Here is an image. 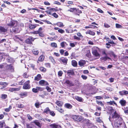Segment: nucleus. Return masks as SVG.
<instances>
[{
    "mask_svg": "<svg viewBox=\"0 0 128 128\" xmlns=\"http://www.w3.org/2000/svg\"><path fill=\"white\" fill-rule=\"evenodd\" d=\"M116 28H122V26H121L120 25L118 24H116Z\"/></svg>",
    "mask_w": 128,
    "mask_h": 128,
    "instance_id": "39",
    "label": "nucleus"
},
{
    "mask_svg": "<svg viewBox=\"0 0 128 128\" xmlns=\"http://www.w3.org/2000/svg\"><path fill=\"white\" fill-rule=\"evenodd\" d=\"M6 39H3L0 40V44L3 43V42H5L6 41Z\"/></svg>",
    "mask_w": 128,
    "mask_h": 128,
    "instance_id": "53",
    "label": "nucleus"
},
{
    "mask_svg": "<svg viewBox=\"0 0 128 128\" xmlns=\"http://www.w3.org/2000/svg\"><path fill=\"white\" fill-rule=\"evenodd\" d=\"M11 108L12 106H10L9 108L5 109L4 110L5 111L8 112L10 111V110L11 109Z\"/></svg>",
    "mask_w": 128,
    "mask_h": 128,
    "instance_id": "43",
    "label": "nucleus"
},
{
    "mask_svg": "<svg viewBox=\"0 0 128 128\" xmlns=\"http://www.w3.org/2000/svg\"><path fill=\"white\" fill-rule=\"evenodd\" d=\"M109 80L110 82H114V78H109Z\"/></svg>",
    "mask_w": 128,
    "mask_h": 128,
    "instance_id": "63",
    "label": "nucleus"
},
{
    "mask_svg": "<svg viewBox=\"0 0 128 128\" xmlns=\"http://www.w3.org/2000/svg\"><path fill=\"white\" fill-rule=\"evenodd\" d=\"M56 108L57 110L61 113H63L64 112V110L61 108H59L56 106Z\"/></svg>",
    "mask_w": 128,
    "mask_h": 128,
    "instance_id": "27",
    "label": "nucleus"
},
{
    "mask_svg": "<svg viewBox=\"0 0 128 128\" xmlns=\"http://www.w3.org/2000/svg\"><path fill=\"white\" fill-rule=\"evenodd\" d=\"M62 74L63 72L62 71L60 70L58 72V74L59 76H62Z\"/></svg>",
    "mask_w": 128,
    "mask_h": 128,
    "instance_id": "46",
    "label": "nucleus"
},
{
    "mask_svg": "<svg viewBox=\"0 0 128 128\" xmlns=\"http://www.w3.org/2000/svg\"><path fill=\"white\" fill-rule=\"evenodd\" d=\"M60 60L62 61L64 64H66L68 59L66 58H62L60 59Z\"/></svg>",
    "mask_w": 128,
    "mask_h": 128,
    "instance_id": "18",
    "label": "nucleus"
},
{
    "mask_svg": "<svg viewBox=\"0 0 128 128\" xmlns=\"http://www.w3.org/2000/svg\"><path fill=\"white\" fill-rule=\"evenodd\" d=\"M47 8L50 10H52L53 11H55V9L54 8H52L50 7H48Z\"/></svg>",
    "mask_w": 128,
    "mask_h": 128,
    "instance_id": "56",
    "label": "nucleus"
},
{
    "mask_svg": "<svg viewBox=\"0 0 128 128\" xmlns=\"http://www.w3.org/2000/svg\"><path fill=\"white\" fill-rule=\"evenodd\" d=\"M81 77L83 79L86 80L87 78V77L86 76L84 75H82Z\"/></svg>",
    "mask_w": 128,
    "mask_h": 128,
    "instance_id": "60",
    "label": "nucleus"
},
{
    "mask_svg": "<svg viewBox=\"0 0 128 128\" xmlns=\"http://www.w3.org/2000/svg\"><path fill=\"white\" fill-rule=\"evenodd\" d=\"M119 103L122 106H124L126 104V100L123 99L120 100L119 102Z\"/></svg>",
    "mask_w": 128,
    "mask_h": 128,
    "instance_id": "12",
    "label": "nucleus"
},
{
    "mask_svg": "<svg viewBox=\"0 0 128 128\" xmlns=\"http://www.w3.org/2000/svg\"><path fill=\"white\" fill-rule=\"evenodd\" d=\"M39 84L41 86H43L49 85L48 83L47 82L43 80L40 81L39 82Z\"/></svg>",
    "mask_w": 128,
    "mask_h": 128,
    "instance_id": "6",
    "label": "nucleus"
},
{
    "mask_svg": "<svg viewBox=\"0 0 128 128\" xmlns=\"http://www.w3.org/2000/svg\"><path fill=\"white\" fill-rule=\"evenodd\" d=\"M7 97V96L6 94H2L1 95L0 98L2 99H6Z\"/></svg>",
    "mask_w": 128,
    "mask_h": 128,
    "instance_id": "33",
    "label": "nucleus"
},
{
    "mask_svg": "<svg viewBox=\"0 0 128 128\" xmlns=\"http://www.w3.org/2000/svg\"><path fill=\"white\" fill-rule=\"evenodd\" d=\"M43 88L39 86H37L36 88H33L32 89V92L34 93H37L39 91H41L43 90Z\"/></svg>",
    "mask_w": 128,
    "mask_h": 128,
    "instance_id": "5",
    "label": "nucleus"
},
{
    "mask_svg": "<svg viewBox=\"0 0 128 128\" xmlns=\"http://www.w3.org/2000/svg\"><path fill=\"white\" fill-rule=\"evenodd\" d=\"M37 26L36 24H30L29 25V28L31 30L35 28Z\"/></svg>",
    "mask_w": 128,
    "mask_h": 128,
    "instance_id": "14",
    "label": "nucleus"
},
{
    "mask_svg": "<svg viewBox=\"0 0 128 128\" xmlns=\"http://www.w3.org/2000/svg\"><path fill=\"white\" fill-rule=\"evenodd\" d=\"M122 109L124 110V112L126 114H128V106L124 107V108H122Z\"/></svg>",
    "mask_w": 128,
    "mask_h": 128,
    "instance_id": "22",
    "label": "nucleus"
},
{
    "mask_svg": "<svg viewBox=\"0 0 128 128\" xmlns=\"http://www.w3.org/2000/svg\"><path fill=\"white\" fill-rule=\"evenodd\" d=\"M42 78L40 74H39L37 75V76L35 77L34 80L37 81L41 80Z\"/></svg>",
    "mask_w": 128,
    "mask_h": 128,
    "instance_id": "17",
    "label": "nucleus"
},
{
    "mask_svg": "<svg viewBox=\"0 0 128 128\" xmlns=\"http://www.w3.org/2000/svg\"><path fill=\"white\" fill-rule=\"evenodd\" d=\"M112 118L113 119L116 118L117 119H118L120 120H122L120 116L116 113V111L114 113V114H112Z\"/></svg>",
    "mask_w": 128,
    "mask_h": 128,
    "instance_id": "4",
    "label": "nucleus"
},
{
    "mask_svg": "<svg viewBox=\"0 0 128 128\" xmlns=\"http://www.w3.org/2000/svg\"><path fill=\"white\" fill-rule=\"evenodd\" d=\"M76 10V8H70L67 11L72 12H75Z\"/></svg>",
    "mask_w": 128,
    "mask_h": 128,
    "instance_id": "28",
    "label": "nucleus"
},
{
    "mask_svg": "<svg viewBox=\"0 0 128 128\" xmlns=\"http://www.w3.org/2000/svg\"><path fill=\"white\" fill-rule=\"evenodd\" d=\"M52 15L55 18H57L58 17V15L55 13H54L52 14Z\"/></svg>",
    "mask_w": 128,
    "mask_h": 128,
    "instance_id": "59",
    "label": "nucleus"
},
{
    "mask_svg": "<svg viewBox=\"0 0 128 128\" xmlns=\"http://www.w3.org/2000/svg\"><path fill=\"white\" fill-rule=\"evenodd\" d=\"M15 24V22L14 21H11L8 24V26H14Z\"/></svg>",
    "mask_w": 128,
    "mask_h": 128,
    "instance_id": "32",
    "label": "nucleus"
},
{
    "mask_svg": "<svg viewBox=\"0 0 128 128\" xmlns=\"http://www.w3.org/2000/svg\"><path fill=\"white\" fill-rule=\"evenodd\" d=\"M101 59L104 61H106L108 59H110V58L106 56H105L101 58Z\"/></svg>",
    "mask_w": 128,
    "mask_h": 128,
    "instance_id": "36",
    "label": "nucleus"
},
{
    "mask_svg": "<svg viewBox=\"0 0 128 128\" xmlns=\"http://www.w3.org/2000/svg\"><path fill=\"white\" fill-rule=\"evenodd\" d=\"M104 26L106 28H108L110 27V26L107 23H104Z\"/></svg>",
    "mask_w": 128,
    "mask_h": 128,
    "instance_id": "55",
    "label": "nucleus"
},
{
    "mask_svg": "<svg viewBox=\"0 0 128 128\" xmlns=\"http://www.w3.org/2000/svg\"><path fill=\"white\" fill-rule=\"evenodd\" d=\"M50 110L49 108H47L44 109V112L46 114H48L50 113Z\"/></svg>",
    "mask_w": 128,
    "mask_h": 128,
    "instance_id": "34",
    "label": "nucleus"
},
{
    "mask_svg": "<svg viewBox=\"0 0 128 128\" xmlns=\"http://www.w3.org/2000/svg\"><path fill=\"white\" fill-rule=\"evenodd\" d=\"M107 103L108 104H109L110 105H112L113 104H114L116 105V106H117L115 102L114 101H110V102H107Z\"/></svg>",
    "mask_w": 128,
    "mask_h": 128,
    "instance_id": "29",
    "label": "nucleus"
},
{
    "mask_svg": "<svg viewBox=\"0 0 128 128\" xmlns=\"http://www.w3.org/2000/svg\"><path fill=\"white\" fill-rule=\"evenodd\" d=\"M32 52L35 55H37L38 54V50H32Z\"/></svg>",
    "mask_w": 128,
    "mask_h": 128,
    "instance_id": "35",
    "label": "nucleus"
},
{
    "mask_svg": "<svg viewBox=\"0 0 128 128\" xmlns=\"http://www.w3.org/2000/svg\"><path fill=\"white\" fill-rule=\"evenodd\" d=\"M30 81L28 80L25 82L24 86H23L22 88L23 89L27 90L29 89L30 88Z\"/></svg>",
    "mask_w": 128,
    "mask_h": 128,
    "instance_id": "3",
    "label": "nucleus"
},
{
    "mask_svg": "<svg viewBox=\"0 0 128 128\" xmlns=\"http://www.w3.org/2000/svg\"><path fill=\"white\" fill-rule=\"evenodd\" d=\"M5 124V122H0V128H2L4 124Z\"/></svg>",
    "mask_w": 128,
    "mask_h": 128,
    "instance_id": "47",
    "label": "nucleus"
},
{
    "mask_svg": "<svg viewBox=\"0 0 128 128\" xmlns=\"http://www.w3.org/2000/svg\"><path fill=\"white\" fill-rule=\"evenodd\" d=\"M28 128H36L35 126L33 125H27Z\"/></svg>",
    "mask_w": 128,
    "mask_h": 128,
    "instance_id": "48",
    "label": "nucleus"
},
{
    "mask_svg": "<svg viewBox=\"0 0 128 128\" xmlns=\"http://www.w3.org/2000/svg\"><path fill=\"white\" fill-rule=\"evenodd\" d=\"M34 122L36 124V125L39 127H41V125L40 123L37 121H35Z\"/></svg>",
    "mask_w": 128,
    "mask_h": 128,
    "instance_id": "45",
    "label": "nucleus"
},
{
    "mask_svg": "<svg viewBox=\"0 0 128 128\" xmlns=\"http://www.w3.org/2000/svg\"><path fill=\"white\" fill-rule=\"evenodd\" d=\"M56 104L60 107L62 106L63 104L62 102L59 100H57L56 102Z\"/></svg>",
    "mask_w": 128,
    "mask_h": 128,
    "instance_id": "20",
    "label": "nucleus"
},
{
    "mask_svg": "<svg viewBox=\"0 0 128 128\" xmlns=\"http://www.w3.org/2000/svg\"><path fill=\"white\" fill-rule=\"evenodd\" d=\"M75 99L78 101L80 102H82L83 101V99L81 97L78 96H76Z\"/></svg>",
    "mask_w": 128,
    "mask_h": 128,
    "instance_id": "30",
    "label": "nucleus"
},
{
    "mask_svg": "<svg viewBox=\"0 0 128 128\" xmlns=\"http://www.w3.org/2000/svg\"><path fill=\"white\" fill-rule=\"evenodd\" d=\"M76 10L75 12L76 13H77V12H78V13H79L80 14L82 13V11L80 10L78 8L76 9Z\"/></svg>",
    "mask_w": 128,
    "mask_h": 128,
    "instance_id": "52",
    "label": "nucleus"
},
{
    "mask_svg": "<svg viewBox=\"0 0 128 128\" xmlns=\"http://www.w3.org/2000/svg\"><path fill=\"white\" fill-rule=\"evenodd\" d=\"M98 48H97L95 47L92 50V53L94 56L96 57V59L100 57V54L98 52Z\"/></svg>",
    "mask_w": 128,
    "mask_h": 128,
    "instance_id": "1",
    "label": "nucleus"
},
{
    "mask_svg": "<svg viewBox=\"0 0 128 128\" xmlns=\"http://www.w3.org/2000/svg\"><path fill=\"white\" fill-rule=\"evenodd\" d=\"M16 106L17 107H18V108H23L24 107V105L21 104H17L16 105Z\"/></svg>",
    "mask_w": 128,
    "mask_h": 128,
    "instance_id": "42",
    "label": "nucleus"
},
{
    "mask_svg": "<svg viewBox=\"0 0 128 128\" xmlns=\"http://www.w3.org/2000/svg\"><path fill=\"white\" fill-rule=\"evenodd\" d=\"M122 120H120V121L118 123V122H114V126L116 128H118L120 126L122 125Z\"/></svg>",
    "mask_w": 128,
    "mask_h": 128,
    "instance_id": "9",
    "label": "nucleus"
},
{
    "mask_svg": "<svg viewBox=\"0 0 128 128\" xmlns=\"http://www.w3.org/2000/svg\"><path fill=\"white\" fill-rule=\"evenodd\" d=\"M65 43H66L65 42H62L60 43V45H61V46L62 48L64 47V46Z\"/></svg>",
    "mask_w": 128,
    "mask_h": 128,
    "instance_id": "62",
    "label": "nucleus"
},
{
    "mask_svg": "<svg viewBox=\"0 0 128 128\" xmlns=\"http://www.w3.org/2000/svg\"><path fill=\"white\" fill-rule=\"evenodd\" d=\"M27 94V92H22L19 94L21 98H23L24 97L27 96L28 95Z\"/></svg>",
    "mask_w": 128,
    "mask_h": 128,
    "instance_id": "13",
    "label": "nucleus"
},
{
    "mask_svg": "<svg viewBox=\"0 0 128 128\" xmlns=\"http://www.w3.org/2000/svg\"><path fill=\"white\" fill-rule=\"evenodd\" d=\"M74 39L77 40H80V38L78 37L77 36H74Z\"/></svg>",
    "mask_w": 128,
    "mask_h": 128,
    "instance_id": "57",
    "label": "nucleus"
},
{
    "mask_svg": "<svg viewBox=\"0 0 128 128\" xmlns=\"http://www.w3.org/2000/svg\"><path fill=\"white\" fill-rule=\"evenodd\" d=\"M44 55H42L39 57L38 58V60L40 62H42L43 60H44Z\"/></svg>",
    "mask_w": 128,
    "mask_h": 128,
    "instance_id": "23",
    "label": "nucleus"
},
{
    "mask_svg": "<svg viewBox=\"0 0 128 128\" xmlns=\"http://www.w3.org/2000/svg\"><path fill=\"white\" fill-rule=\"evenodd\" d=\"M72 118L75 121L80 122L84 120V118L80 116L76 115H73Z\"/></svg>",
    "mask_w": 128,
    "mask_h": 128,
    "instance_id": "2",
    "label": "nucleus"
},
{
    "mask_svg": "<svg viewBox=\"0 0 128 128\" xmlns=\"http://www.w3.org/2000/svg\"><path fill=\"white\" fill-rule=\"evenodd\" d=\"M68 75H73L74 74V72L72 70H68L67 72Z\"/></svg>",
    "mask_w": 128,
    "mask_h": 128,
    "instance_id": "25",
    "label": "nucleus"
},
{
    "mask_svg": "<svg viewBox=\"0 0 128 128\" xmlns=\"http://www.w3.org/2000/svg\"><path fill=\"white\" fill-rule=\"evenodd\" d=\"M86 34H88L92 36H94L95 34V33L94 32L90 30H88L86 32Z\"/></svg>",
    "mask_w": 128,
    "mask_h": 128,
    "instance_id": "19",
    "label": "nucleus"
},
{
    "mask_svg": "<svg viewBox=\"0 0 128 128\" xmlns=\"http://www.w3.org/2000/svg\"><path fill=\"white\" fill-rule=\"evenodd\" d=\"M72 64L73 66L76 67L77 65V63L76 60H73L72 61Z\"/></svg>",
    "mask_w": 128,
    "mask_h": 128,
    "instance_id": "26",
    "label": "nucleus"
},
{
    "mask_svg": "<svg viewBox=\"0 0 128 128\" xmlns=\"http://www.w3.org/2000/svg\"><path fill=\"white\" fill-rule=\"evenodd\" d=\"M64 106L67 108L68 109H71L72 107V106L70 104L68 103L66 104H65Z\"/></svg>",
    "mask_w": 128,
    "mask_h": 128,
    "instance_id": "24",
    "label": "nucleus"
},
{
    "mask_svg": "<svg viewBox=\"0 0 128 128\" xmlns=\"http://www.w3.org/2000/svg\"><path fill=\"white\" fill-rule=\"evenodd\" d=\"M49 113H50V115L53 116H54L55 115V114L53 111H52L51 112L50 111Z\"/></svg>",
    "mask_w": 128,
    "mask_h": 128,
    "instance_id": "51",
    "label": "nucleus"
},
{
    "mask_svg": "<svg viewBox=\"0 0 128 128\" xmlns=\"http://www.w3.org/2000/svg\"><path fill=\"white\" fill-rule=\"evenodd\" d=\"M20 90V88H10L9 89V90L11 92H12L14 91H18Z\"/></svg>",
    "mask_w": 128,
    "mask_h": 128,
    "instance_id": "21",
    "label": "nucleus"
},
{
    "mask_svg": "<svg viewBox=\"0 0 128 128\" xmlns=\"http://www.w3.org/2000/svg\"><path fill=\"white\" fill-rule=\"evenodd\" d=\"M66 83L68 84L70 86H72V82H70L69 80H67L66 81Z\"/></svg>",
    "mask_w": 128,
    "mask_h": 128,
    "instance_id": "38",
    "label": "nucleus"
},
{
    "mask_svg": "<svg viewBox=\"0 0 128 128\" xmlns=\"http://www.w3.org/2000/svg\"><path fill=\"white\" fill-rule=\"evenodd\" d=\"M12 30L14 32L16 33L20 31L18 30V28H14Z\"/></svg>",
    "mask_w": 128,
    "mask_h": 128,
    "instance_id": "41",
    "label": "nucleus"
},
{
    "mask_svg": "<svg viewBox=\"0 0 128 128\" xmlns=\"http://www.w3.org/2000/svg\"><path fill=\"white\" fill-rule=\"evenodd\" d=\"M57 25L60 27H63L64 26L62 22H58L57 23Z\"/></svg>",
    "mask_w": 128,
    "mask_h": 128,
    "instance_id": "31",
    "label": "nucleus"
},
{
    "mask_svg": "<svg viewBox=\"0 0 128 128\" xmlns=\"http://www.w3.org/2000/svg\"><path fill=\"white\" fill-rule=\"evenodd\" d=\"M50 126L52 128H59V127H60V126L55 124H51L50 125Z\"/></svg>",
    "mask_w": 128,
    "mask_h": 128,
    "instance_id": "15",
    "label": "nucleus"
},
{
    "mask_svg": "<svg viewBox=\"0 0 128 128\" xmlns=\"http://www.w3.org/2000/svg\"><path fill=\"white\" fill-rule=\"evenodd\" d=\"M96 102L98 104H100L101 106H103L104 105L103 103L101 101H99L98 100H97Z\"/></svg>",
    "mask_w": 128,
    "mask_h": 128,
    "instance_id": "49",
    "label": "nucleus"
},
{
    "mask_svg": "<svg viewBox=\"0 0 128 128\" xmlns=\"http://www.w3.org/2000/svg\"><path fill=\"white\" fill-rule=\"evenodd\" d=\"M35 106L37 108H38L40 107L39 104L38 102L36 103L35 104Z\"/></svg>",
    "mask_w": 128,
    "mask_h": 128,
    "instance_id": "58",
    "label": "nucleus"
},
{
    "mask_svg": "<svg viewBox=\"0 0 128 128\" xmlns=\"http://www.w3.org/2000/svg\"><path fill=\"white\" fill-rule=\"evenodd\" d=\"M6 63H4L1 64L0 65V68H2L6 67Z\"/></svg>",
    "mask_w": 128,
    "mask_h": 128,
    "instance_id": "40",
    "label": "nucleus"
},
{
    "mask_svg": "<svg viewBox=\"0 0 128 128\" xmlns=\"http://www.w3.org/2000/svg\"><path fill=\"white\" fill-rule=\"evenodd\" d=\"M27 116L28 119H29L30 120H32V117L30 116V114H27Z\"/></svg>",
    "mask_w": 128,
    "mask_h": 128,
    "instance_id": "61",
    "label": "nucleus"
},
{
    "mask_svg": "<svg viewBox=\"0 0 128 128\" xmlns=\"http://www.w3.org/2000/svg\"><path fill=\"white\" fill-rule=\"evenodd\" d=\"M40 70L42 72H45L46 71V69L44 67H40L39 68Z\"/></svg>",
    "mask_w": 128,
    "mask_h": 128,
    "instance_id": "37",
    "label": "nucleus"
},
{
    "mask_svg": "<svg viewBox=\"0 0 128 128\" xmlns=\"http://www.w3.org/2000/svg\"><path fill=\"white\" fill-rule=\"evenodd\" d=\"M6 69L10 70L12 71H13L14 70V68L13 66H12V64H10L9 65H7L6 64Z\"/></svg>",
    "mask_w": 128,
    "mask_h": 128,
    "instance_id": "11",
    "label": "nucleus"
},
{
    "mask_svg": "<svg viewBox=\"0 0 128 128\" xmlns=\"http://www.w3.org/2000/svg\"><path fill=\"white\" fill-rule=\"evenodd\" d=\"M34 39L32 37L30 36L26 40V42L28 44H30L32 43V42L34 41Z\"/></svg>",
    "mask_w": 128,
    "mask_h": 128,
    "instance_id": "7",
    "label": "nucleus"
},
{
    "mask_svg": "<svg viewBox=\"0 0 128 128\" xmlns=\"http://www.w3.org/2000/svg\"><path fill=\"white\" fill-rule=\"evenodd\" d=\"M64 52V50L62 49L60 50V54L62 55L63 54Z\"/></svg>",
    "mask_w": 128,
    "mask_h": 128,
    "instance_id": "64",
    "label": "nucleus"
},
{
    "mask_svg": "<svg viewBox=\"0 0 128 128\" xmlns=\"http://www.w3.org/2000/svg\"><path fill=\"white\" fill-rule=\"evenodd\" d=\"M78 63L80 66H84V65L86 64V62L85 60H82L78 62Z\"/></svg>",
    "mask_w": 128,
    "mask_h": 128,
    "instance_id": "10",
    "label": "nucleus"
},
{
    "mask_svg": "<svg viewBox=\"0 0 128 128\" xmlns=\"http://www.w3.org/2000/svg\"><path fill=\"white\" fill-rule=\"evenodd\" d=\"M7 29L2 26H0V33L4 32H6Z\"/></svg>",
    "mask_w": 128,
    "mask_h": 128,
    "instance_id": "16",
    "label": "nucleus"
},
{
    "mask_svg": "<svg viewBox=\"0 0 128 128\" xmlns=\"http://www.w3.org/2000/svg\"><path fill=\"white\" fill-rule=\"evenodd\" d=\"M46 88V89L47 91H48L49 92H50L51 91V88L49 86H47Z\"/></svg>",
    "mask_w": 128,
    "mask_h": 128,
    "instance_id": "54",
    "label": "nucleus"
},
{
    "mask_svg": "<svg viewBox=\"0 0 128 128\" xmlns=\"http://www.w3.org/2000/svg\"><path fill=\"white\" fill-rule=\"evenodd\" d=\"M119 93L122 96L124 95H127L128 94V92L125 90H123L119 92Z\"/></svg>",
    "mask_w": 128,
    "mask_h": 128,
    "instance_id": "8",
    "label": "nucleus"
},
{
    "mask_svg": "<svg viewBox=\"0 0 128 128\" xmlns=\"http://www.w3.org/2000/svg\"><path fill=\"white\" fill-rule=\"evenodd\" d=\"M51 46L53 47L56 48L57 47V45L54 42L52 43L51 44Z\"/></svg>",
    "mask_w": 128,
    "mask_h": 128,
    "instance_id": "44",
    "label": "nucleus"
},
{
    "mask_svg": "<svg viewBox=\"0 0 128 128\" xmlns=\"http://www.w3.org/2000/svg\"><path fill=\"white\" fill-rule=\"evenodd\" d=\"M58 32L62 34L64 32V30L62 29H59L58 30Z\"/></svg>",
    "mask_w": 128,
    "mask_h": 128,
    "instance_id": "50",
    "label": "nucleus"
}]
</instances>
